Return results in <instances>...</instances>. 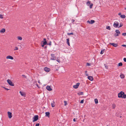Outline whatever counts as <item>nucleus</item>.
<instances>
[{"mask_svg": "<svg viewBox=\"0 0 126 126\" xmlns=\"http://www.w3.org/2000/svg\"><path fill=\"white\" fill-rule=\"evenodd\" d=\"M118 97L125 99L126 98V95L124 92L121 91L118 94Z\"/></svg>", "mask_w": 126, "mask_h": 126, "instance_id": "f257e3e1", "label": "nucleus"}, {"mask_svg": "<svg viewBox=\"0 0 126 126\" xmlns=\"http://www.w3.org/2000/svg\"><path fill=\"white\" fill-rule=\"evenodd\" d=\"M119 25V22L117 21H115L114 22L113 26L114 27L117 28L118 27V26Z\"/></svg>", "mask_w": 126, "mask_h": 126, "instance_id": "f03ea898", "label": "nucleus"}, {"mask_svg": "<svg viewBox=\"0 0 126 126\" xmlns=\"http://www.w3.org/2000/svg\"><path fill=\"white\" fill-rule=\"evenodd\" d=\"M33 122L36 121L38 119V116L37 115H36L33 118Z\"/></svg>", "mask_w": 126, "mask_h": 126, "instance_id": "7ed1b4c3", "label": "nucleus"}, {"mask_svg": "<svg viewBox=\"0 0 126 126\" xmlns=\"http://www.w3.org/2000/svg\"><path fill=\"white\" fill-rule=\"evenodd\" d=\"M8 83L11 86H13L14 84L12 82L10 79H8L7 80Z\"/></svg>", "mask_w": 126, "mask_h": 126, "instance_id": "20e7f679", "label": "nucleus"}, {"mask_svg": "<svg viewBox=\"0 0 126 126\" xmlns=\"http://www.w3.org/2000/svg\"><path fill=\"white\" fill-rule=\"evenodd\" d=\"M87 4L90 6V8H91L92 7L93 4L92 3H91L90 1H88L87 2Z\"/></svg>", "mask_w": 126, "mask_h": 126, "instance_id": "39448f33", "label": "nucleus"}, {"mask_svg": "<svg viewBox=\"0 0 126 126\" xmlns=\"http://www.w3.org/2000/svg\"><path fill=\"white\" fill-rule=\"evenodd\" d=\"M19 93L22 96L24 97L26 96V94L25 92L20 91L19 92Z\"/></svg>", "mask_w": 126, "mask_h": 126, "instance_id": "423d86ee", "label": "nucleus"}, {"mask_svg": "<svg viewBox=\"0 0 126 126\" xmlns=\"http://www.w3.org/2000/svg\"><path fill=\"white\" fill-rule=\"evenodd\" d=\"M109 44L113 46L114 47H117L118 46V45L117 44H115L114 43H110Z\"/></svg>", "mask_w": 126, "mask_h": 126, "instance_id": "0eeeda50", "label": "nucleus"}, {"mask_svg": "<svg viewBox=\"0 0 126 126\" xmlns=\"http://www.w3.org/2000/svg\"><path fill=\"white\" fill-rule=\"evenodd\" d=\"M7 113L8 117L9 118H11L12 116V113L10 112H8Z\"/></svg>", "mask_w": 126, "mask_h": 126, "instance_id": "6e6552de", "label": "nucleus"}, {"mask_svg": "<svg viewBox=\"0 0 126 126\" xmlns=\"http://www.w3.org/2000/svg\"><path fill=\"white\" fill-rule=\"evenodd\" d=\"M6 59H10L11 60H13L14 59V58L11 56L8 55L6 56Z\"/></svg>", "mask_w": 126, "mask_h": 126, "instance_id": "1a4fd4ad", "label": "nucleus"}, {"mask_svg": "<svg viewBox=\"0 0 126 126\" xmlns=\"http://www.w3.org/2000/svg\"><path fill=\"white\" fill-rule=\"evenodd\" d=\"M44 71L46 72H49L50 70V69L49 68L47 67H45L44 68Z\"/></svg>", "mask_w": 126, "mask_h": 126, "instance_id": "9d476101", "label": "nucleus"}, {"mask_svg": "<svg viewBox=\"0 0 126 126\" xmlns=\"http://www.w3.org/2000/svg\"><path fill=\"white\" fill-rule=\"evenodd\" d=\"M79 84L80 83H78L76 84V85L73 86V87L75 89H77L78 88Z\"/></svg>", "mask_w": 126, "mask_h": 126, "instance_id": "9b49d317", "label": "nucleus"}, {"mask_svg": "<svg viewBox=\"0 0 126 126\" xmlns=\"http://www.w3.org/2000/svg\"><path fill=\"white\" fill-rule=\"evenodd\" d=\"M95 22V21L94 20H91V21L88 20L87 21V22L91 24H92Z\"/></svg>", "mask_w": 126, "mask_h": 126, "instance_id": "f8f14e48", "label": "nucleus"}, {"mask_svg": "<svg viewBox=\"0 0 126 126\" xmlns=\"http://www.w3.org/2000/svg\"><path fill=\"white\" fill-rule=\"evenodd\" d=\"M51 59L52 60H55L56 58V57L53 54H51Z\"/></svg>", "mask_w": 126, "mask_h": 126, "instance_id": "ddd939ff", "label": "nucleus"}, {"mask_svg": "<svg viewBox=\"0 0 126 126\" xmlns=\"http://www.w3.org/2000/svg\"><path fill=\"white\" fill-rule=\"evenodd\" d=\"M87 78L90 80L92 81L93 80V77L91 76H88Z\"/></svg>", "mask_w": 126, "mask_h": 126, "instance_id": "4468645a", "label": "nucleus"}, {"mask_svg": "<svg viewBox=\"0 0 126 126\" xmlns=\"http://www.w3.org/2000/svg\"><path fill=\"white\" fill-rule=\"evenodd\" d=\"M46 88L47 90L49 91H51L52 90V89L51 88L50 86L48 85L46 86Z\"/></svg>", "mask_w": 126, "mask_h": 126, "instance_id": "2eb2a0df", "label": "nucleus"}, {"mask_svg": "<svg viewBox=\"0 0 126 126\" xmlns=\"http://www.w3.org/2000/svg\"><path fill=\"white\" fill-rule=\"evenodd\" d=\"M66 40H67V44L69 46H70V44L69 42V39L68 38V39H66Z\"/></svg>", "mask_w": 126, "mask_h": 126, "instance_id": "dca6fc26", "label": "nucleus"}, {"mask_svg": "<svg viewBox=\"0 0 126 126\" xmlns=\"http://www.w3.org/2000/svg\"><path fill=\"white\" fill-rule=\"evenodd\" d=\"M55 102L53 101V102L51 103V106L52 107H54L55 106Z\"/></svg>", "mask_w": 126, "mask_h": 126, "instance_id": "f3484780", "label": "nucleus"}, {"mask_svg": "<svg viewBox=\"0 0 126 126\" xmlns=\"http://www.w3.org/2000/svg\"><path fill=\"white\" fill-rule=\"evenodd\" d=\"M45 114L46 116L49 117L50 114V113L49 112H46L45 113Z\"/></svg>", "mask_w": 126, "mask_h": 126, "instance_id": "a211bd4d", "label": "nucleus"}, {"mask_svg": "<svg viewBox=\"0 0 126 126\" xmlns=\"http://www.w3.org/2000/svg\"><path fill=\"white\" fill-rule=\"evenodd\" d=\"M115 32H116V33L118 34L119 35L120 34V32L118 30H116Z\"/></svg>", "mask_w": 126, "mask_h": 126, "instance_id": "6ab92c4d", "label": "nucleus"}, {"mask_svg": "<svg viewBox=\"0 0 126 126\" xmlns=\"http://www.w3.org/2000/svg\"><path fill=\"white\" fill-rule=\"evenodd\" d=\"M120 77L122 79H124L125 78V76L124 74H121L120 75Z\"/></svg>", "mask_w": 126, "mask_h": 126, "instance_id": "aec40b11", "label": "nucleus"}, {"mask_svg": "<svg viewBox=\"0 0 126 126\" xmlns=\"http://www.w3.org/2000/svg\"><path fill=\"white\" fill-rule=\"evenodd\" d=\"M5 30L4 29H2L0 31L1 33H4L5 32Z\"/></svg>", "mask_w": 126, "mask_h": 126, "instance_id": "412c9836", "label": "nucleus"}, {"mask_svg": "<svg viewBox=\"0 0 126 126\" xmlns=\"http://www.w3.org/2000/svg\"><path fill=\"white\" fill-rule=\"evenodd\" d=\"M41 43H42V44L44 45H46L47 43V42L46 41H42V42Z\"/></svg>", "mask_w": 126, "mask_h": 126, "instance_id": "4be33fe9", "label": "nucleus"}, {"mask_svg": "<svg viewBox=\"0 0 126 126\" xmlns=\"http://www.w3.org/2000/svg\"><path fill=\"white\" fill-rule=\"evenodd\" d=\"M120 17L122 18H126V16L125 15H121Z\"/></svg>", "mask_w": 126, "mask_h": 126, "instance_id": "5701e85b", "label": "nucleus"}, {"mask_svg": "<svg viewBox=\"0 0 126 126\" xmlns=\"http://www.w3.org/2000/svg\"><path fill=\"white\" fill-rule=\"evenodd\" d=\"M78 94L79 95H81L83 94V93L82 92H80L78 93Z\"/></svg>", "mask_w": 126, "mask_h": 126, "instance_id": "b1692460", "label": "nucleus"}, {"mask_svg": "<svg viewBox=\"0 0 126 126\" xmlns=\"http://www.w3.org/2000/svg\"><path fill=\"white\" fill-rule=\"evenodd\" d=\"M105 50V49H102L100 52V54H103V53Z\"/></svg>", "mask_w": 126, "mask_h": 126, "instance_id": "393cba45", "label": "nucleus"}, {"mask_svg": "<svg viewBox=\"0 0 126 126\" xmlns=\"http://www.w3.org/2000/svg\"><path fill=\"white\" fill-rule=\"evenodd\" d=\"M17 38L18 40H22V38L20 36H18L17 37Z\"/></svg>", "mask_w": 126, "mask_h": 126, "instance_id": "a878e982", "label": "nucleus"}, {"mask_svg": "<svg viewBox=\"0 0 126 126\" xmlns=\"http://www.w3.org/2000/svg\"><path fill=\"white\" fill-rule=\"evenodd\" d=\"M94 101L96 104H97L98 103V100L96 98L94 99Z\"/></svg>", "mask_w": 126, "mask_h": 126, "instance_id": "bb28decb", "label": "nucleus"}, {"mask_svg": "<svg viewBox=\"0 0 126 126\" xmlns=\"http://www.w3.org/2000/svg\"><path fill=\"white\" fill-rule=\"evenodd\" d=\"M112 107L113 109H114L116 107V105L115 104H112Z\"/></svg>", "mask_w": 126, "mask_h": 126, "instance_id": "cd10ccee", "label": "nucleus"}, {"mask_svg": "<svg viewBox=\"0 0 126 126\" xmlns=\"http://www.w3.org/2000/svg\"><path fill=\"white\" fill-rule=\"evenodd\" d=\"M106 28L109 30H110L111 29L110 27L109 26H107Z\"/></svg>", "mask_w": 126, "mask_h": 126, "instance_id": "c85d7f7f", "label": "nucleus"}, {"mask_svg": "<svg viewBox=\"0 0 126 126\" xmlns=\"http://www.w3.org/2000/svg\"><path fill=\"white\" fill-rule=\"evenodd\" d=\"M118 65L119 66H122L123 65V64L121 62H120L118 63Z\"/></svg>", "mask_w": 126, "mask_h": 126, "instance_id": "c756f323", "label": "nucleus"}, {"mask_svg": "<svg viewBox=\"0 0 126 126\" xmlns=\"http://www.w3.org/2000/svg\"><path fill=\"white\" fill-rule=\"evenodd\" d=\"M18 47H15V48L14 49V50H18Z\"/></svg>", "mask_w": 126, "mask_h": 126, "instance_id": "7c9ffc66", "label": "nucleus"}, {"mask_svg": "<svg viewBox=\"0 0 126 126\" xmlns=\"http://www.w3.org/2000/svg\"><path fill=\"white\" fill-rule=\"evenodd\" d=\"M119 35L118 34L116 33H115L114 34V36L115 37L117 36H119Z\"/></svg>", "mask_w": 126, "mask_h": 126, "instance_id": "2f4dec72", "label": "nucleus"}, {"mask_svg": "<svg viewBox=\"0 0 126 126\" xmlns=\"http://www.w3.org/2000/svg\"><path fill=\"white\" fill-rule=\"evenodd\" d=\"M64 105L65 106H66V105H67V102L66 101H64Z\"/></svg>", "mask_w": 126, "mask_h": 126, "instance_id": "473e14b6", "label": "nucleus"}, {"mask_svg": "<svg viewBox=\"0 0 126 126\" xmlns=\"http://www.w3.org/2000/svg\"><path fill=\"white\" fill-rule=\"evenodd\" d=\"M67 34L68 35H73V32H71V33H67Z\"/></svg>", "mask_w": 126, "mask_h": 126, "instance_id": "72a5a7b5", "label": "nucleus"}, {"mask_svg": "<svg viewBox=\"0 0 126 126\" xmlns=\"http://www.w3.org/2000/svg\"><path fill=\"white\" fill-rule=\"evenodd\" d=\"M92 63H87V66H90L91 64Z\"/></svg>", "mask_w": 126, "mask_h": 126, "instance_id": "f704fd0d", "label": "nucleus"}, {"mask_svg": "<svg viewBox=\"0 0 126 126\" xmlns=\"http://www.w3.org/2000/svg\"><path fill=\"white\" fill-rule=\"evenodd\" d=\"M122 35L124 36H126V33H123L122 34Z\"/></svg>", "mask_w": 126, "mask_h": 126, "instance_id": "c9c22d12", "label": "nucleus"}, {"mask_svg": "<svg viewBox=\"0 0 126 126\" xmlns=\"http://www.w3.org/2000/svg\"><path fill=\"white\" fill-rule=\"evenodd\" d=\"M123 25V24L122 23L121 24V23H120V25L119 27H118L119 28L121 27H122Z\"/></svg>", "mask_w": 126, "mask_h": 126, "instance_id": "e433bc0d", "label": "nucleus"}, {"mask_svg": "<svg viewBox=\"0 0 126 126\" xmlns=\"http://www.w3.org/2000/svg\"><path fill=\"white\" fill-rule=\"evenodd\" d=\"M0 18H1V19L3 18L2 15H0Z\"/></svg>", "mask_w": 126, "mask_h": 126, "instance_id": "4c0bfd02", "label": "nucleus"}, {"mask_svg": "<svg viewBox=\"0 0 126 126\" xmlns=\"http://www.w3.org/2000/svg\"><path fill=\"white\" fill-rule=\"evenodd\" d=\"M84 101L83 100H81V101L80 102V103H83Z\"/></svg>", "mask_w": 126, "mask_h": 126, "instance_id": "58836bf2", "label": "nucleus"}, {"mask_svg": "<svg viewBox=\"0 0 126 126\" xmlns=\"http://www.w3.org/2000/svg\"><path fill=\"white\" fill-rule=\"evenodd\" d=\"M123 60L125 62H126V58H124L123 59Z\"/></svg>", "mask_w": 126, "mask_h": 126, "instance_id": "ea45409f", "label": "nucleus"}, {"mask_svg": "<svg viewBox=\"0 0 126 126\" xmlns=\"http://www.w3.org/2000/svg\"><path fill=\"white\" fill-rule=\"evenodd\" d=\"M38 82L40 84H41V83L40 80H38Z\"/></svg>", "mask_w": 126, "mask_h": 126, "instance_id": "a19ab883", "label": "nucleus"}, {"mask_svg": "<svg viewBox=\"0 0 126 126\" xmlns=\"http://www.w3.org/2000/svg\"><path fill=\"white\" fill-rule=\"evenodd\" d=\"M3 88L5 89L6 90H9V89L7 88H5V87H3Z\"/></svg>", "mask_w": 126, "mask_h": 126, "instance_id": "79ce46f5", "label": "nucleus"}, {"mask_svg": "<svg viewBox=\"0 0 126 126\" xmlns=\"http://www.w3.org/2000/svg\"><path fill=\"white\" fill-rule=\"evenodd\" d=\"M39 123H37L36 125V126H39Z\"/></svg>", "mask_w": 126, "mask_h": 126, "instance_id": "37998d69", "label": "nucleus"}, {"mask_svg": "<svg viewBox=\"0 0 126 126\" xmlns=\"http://www.w3.org/2000/svg\"><path fill=\"white\" fill-rule=\"evenodd\" d=\"M41 46L42 47H44V46L45 45H44L43 44H42V43H41Z\"/></svg>", "mask_w": 126, "mask_h": 126, "instance_id": "c03bdc74", "label": "nucleus"}, {"mask_svg": "<svg viewBox=\"0 0 126 126\" xmlns=\"http://www.w3.org/2000/svg\"><path fill=\"white\" fill-rule=\"evenodd\" d=\"M75 21V20L74 19H72V23H73Z\"/></svg>", "mask_w": 126, "mask_h": 126, "instance_id": "a18cd8bd", "label": "nucleus"}, {"mask_svg": "<svg viewBox=\"0 0 126 126\" xmlns=\"http://www.w3.org/2000/svg\"><path fill=\"white\" fill-rule=\"evenodd\" d=\"M57 61L59 63H60V60L59 59L57 60Z\"/></svg>", "mask_w": 126, "mask_h": 126, "instance_id": "49530a36", "label": "nucleus"}, {"mask_svg": "<svg viewBox=\"0 0 126 126\" xmlns=\"http://www.w3.org/2000/svg\"><path fill=\"white\" fill-rule=\"evenodd\" d=\"M118 15L120 16H121V13L120 12L118 14Z\"/></svg>", "mask_w": 126, "mask_h": 126, "instance_id": "de8ad7c7", "label": "nucleus"}, {"mask_svg": "<svg viewBox=\"0 0 126 126\" xmlns=\"http://www.w3.org/2000/svg\"><path fill=\"white\" fill-rule=\"evenodd\" d=\"M122 46L123 47H126V45H122Z\"/></svg>", "mask_w": 126, "mask_h": 126, "instance_id": "09e8293b", "label": "nucleus"}, {"mask_svg": "<svg viewBox=\"0 0 126 126\" xmlns=\"http://www.w3.org/2000/svg\"><path fill=\"white\" fill-rule=\"evenodd\" d=\"M73 121L74 122H75L76 121V119L75 118H74L73 120Z\"/></svg>", "mask_w": 126, "mask_h": 126, "instance_id": "8fccbe9b", "label": "nucleus"}, {"mask_svg": "<svg viewBox=\"0 0 126 126\" xmlns=\"http://www.w3.org/2000/svg\"><path fill=\"white\" fill-rule=\"evenodd\" d=\"M44 41H46V39H45V38H44Z\"/></svg>", "mask_w": 126, "mask_h": 126, "instance_id": "3c124183", "label": "nucleus"}, {"mask_svg": "<svg viewBox=\"0 0 126 126\" xmlns=\"http://www.w3.org/2000/svg\"><path fill=\"white\" fill-rule=\"evenodd\" d=\"M51 43L50 42V43H49V45H51Z\"/></svg>", "mask_w": 126, "mask_h": 126, "instance_id": "603ef678", "label": "nucleus"}, {"mask_svg": "<svg viewBox=\"0 0 126 126\" xmlns=\"http://www.w3.org/2000/svg\"><path fill=\"white\" fill-rule=\"evenodd\" d=\"M36 86H37L38 87H38V84H36Z\"/></svg>", "mask_w": 126, "mask_h": 126, "instance_id": "864d4df0", "label": "nucleus"}, {"mask_svg": "<svg viewBox=\"0 0 126 126\" xmlns=\"http://www.w3.org/2000/svg\"><path fill=\"white\" fill-rule=\"evenodd\" d=\"M125 9L126 10V7L125 8Z\"/></svg>", "mask_w": 126, "mask_h": 126, "instance_id": "5fc2aeb1", "label": "nucleus"}, {"mask_svg": "<svg viewBox=\"0 0 126 126\" xmlns=\"http://www.w3.org/2000/svg\"><path fill=\"white\" fill-rule=\"evenodd\" d=\"M47 47L46 46L45 47V48H46Z\"/></svg>", "mask_w": 126, "mask_h": 126, "instance_id": "6e6d98bb", "label": "nucleus"}, {"mask_svg": "<svg viewBox=\"0 0 126 126\" xmlns=\"http://www.w3.org/2000/svg\"><path fill=\"white\" fill-rule=\"evenodd\" d=\"M121 116H120V117L121 118Z\"/></svg>", "mask_w": 126, "mask_h": 126, "instance_id": "4d7b16f0", "label": "nucleus"}]
</instances>
